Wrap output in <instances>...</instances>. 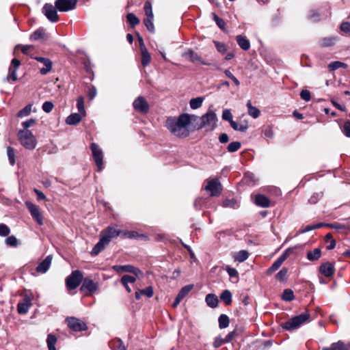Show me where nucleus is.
I'll list each match as a JSON object with an SVG mask.
<instances>
[{
  "mask_svg": "<svg viewBox=\"0 0 350 350\" xmlns=\"http://www.w3.org/2000/svg\"><path fill=\"white\" fill-rule=\"evenodd\" d=\"M297 247L298 246L287 248L277 260L282 264L290 255L294 254Z\"/></svg>",
  "mask_w": 350,
  "mask_h": 350,
  "instance_id": "obj_31",
  "label": "nucleus"
},
{
  "mask_svg": "<svg viewBox=\"0 0 350 350\" xmlns=\"http://www.w3.org/2000/svg\"><path fill=\"white\" fill-rule=\"evenodd\" d=\"M206 191L210 193L211 196H218L220 195L222 187L217 178H213L207 180V185L205 187Z\"/></svg>",
  "mask_w": 350,
  "mask_h": 350,
  "instance_id": "obj_10",
  "label": "nucleus"
},
{
  "mask_svg": "<svg viewBox=\"0 0 350 350\" xmlns=\"http://www.w3.org/2000/svg\"><path fill=\"white\" fill-rule=\"evenodd\" d=\"M241 146V144L239 142H232L230 143L227 147V150L229 152H234L237 151Z\"/></svg>",
  "mask_w": 350,
  "mask_h": 350,
  "instance_id": "obj_50",
  "label": "nucleus"
},
{
  "mask_svg": "<svg viewBox=\"0 0 350 350\" xmlns=\"http://www.w3.org/2000/svg\"><path fill=\"white\" fill-rule=\"evenodd\" d=\"M213 43L219 53L224 54L227 51V46L224 43L216 40H213Z\"/></svg>",
  "mask_w": 350,
  "mask_h": 350,
  "instance_id": "obj_51",
  "label": "nucleus"
},
{
  "mask_svg": "<svg viewBox=\"0 0 350 350\" xmlns=\"http://www.w3.org/2000/svg\"><path fill=\"white\" fill-rule=\"evenodd\" d=\"M336 40L337 37L336 36L325 37L321 38L319 43L321 47H328L334 45Z\"/></svg>",
  "mask_w": 350,
  "mask_h": 350,
  "instance_id": "obj_25",
  "label": "nucleus"
},
{
  "mask_svg": "<svg viewBox=\"0 0 350 350\" xmlns=\"http://www.w3.org/2000/svg\"><path fill=\"white\" fill-rule=\"evenodd\" d=\"M321 256V250L320 248H315L307 252V258L310 261H316Z\"/></svg>",
  "mask_w": 350,
  "mask_h": 350,
  "instance_id": "obj_26",
  "label": "nucleus"
},
{
  "mask_svg": "<svg viewBox=\"0 0 350 350\" xmlns=\"http://www.w3.org/2000/svg\"><path fill=\"white\" fill-rule=\"evenodd\" d=\"M230 126L234 130L239 131L241 132H245L248 129V126L247 124H239L234 121H232V122H230Z\"/></svg>",
  "mask_w": 350,
  "mask_h": 350,
  "instance_id": "obj_46",
  "label": "nucleus"
},
{
  "mask_svg": "<svg viewBox=\"0 0 350 350\" xmlns=\"http://www.w3.org/2000/svg\"><path fill=\"white\" fill-rule=\"evenodd\" d=\"M144 10L146 17L154 18L152 8V4H151L150 1H147L145 2L144 5Z\"/></svg>",
  "mask_w": 350,
  "mask_h": 350,
  "instance_id": "obj_45",
  "label": "nucleus"
},
{
  "mask_svg": "<svg viewBox=\"0 0 350 350\" xmlns=\"http://www.w3.org/2000/svg\"><path fill=\"white\" fill-rule=\"evenodd\" d=\"M52 261V256H47L39 265L37 266L36 270L38 273H44L49 269Z\"/></svg>",
  "mask_w": 350,
  "mask_h": 350,
  "instance_id": "obj_20",
  "label": "nucleus"
},
{
  "mask_svg": "<svg viewBox=\"0 0 350 350\" xmlns=\"http://www.w3.org/2000/svg\"><path fill=\"white\" fill-rule=\"evenodd\" d=\"M25 205L28 208L31 217L33 219L39 224H43V217L40 211L39 207L33 204L31 202L27 201L25 202Z\"/></svg>",
  "mask_w": 350,
  "mask_h": 350,
  "instance_id": "obj_14",
  "label": "nucleus"
},
{
  "mask_svg": "<svg viewBox=\"0 0 350 350\" xmlns=\"http://www.w3.org/2000/svg\"><path fill=\"white\" fill-rule=\"evenodd\" d=\"M153 19H154V18L146 17L144 20V23L145 26L146 27L147 29L151 33L154 32V26L153 24Z\"/></svg>",
  "mask_w": 350,
  "mask_h": 350,
  "instance_id": "obj_48",
  "label": "nucleus"
},
{
  "mask_svg": "<svg viewBox=\"0 0 350 350\" xmlns=\"http://www.w3.org/2000/svg\"><path fill=\"white\" fill-rule=\"evenodd\" d=\"M255 204L258 206L267 208L270 206V200L265 195L258 194L255 197Z\"/></svg>",
  "mask_w": 350,
  "mask_h": 350,
  "instance_id": "obj_22",
  "label": "nucleus"
},
{
  "mask_svg": "<svg viewBox=\"0 0 350 350\" xmlns=\"http://www.w3.org/2000/svg\"><path fill=\"white\" fill-rule=\"evenodd\" d=\"M113 269L114 271H116L118 273H131V271H133L131 269H133V266L130 265H115L113 267Z\"/></svg>",
  "mask_w": 350,
  "mask_h": 350,
  "instance_id": "obj_38",
  "label": "nucleus"
},
{
  "mask_svg": "<svg viewBox=\"0 0 350 350\" xmlns=\"http://www.w3.org/2000/svg\"><path fill=\"white\" fill-rule=\"evenodd\" d=\"M57 340V337L55 335L49 334L47 336L46 343L49 350H56L55 345Z\"/></svg>",
  "mask_w": 350,
  "mask_h": 350,
  "instance_id": "obj_34",
  "label": "nucleus"
},
{
  "mask_svg": "<svg viewBox=\"0 0 350 350\" xmlns=\"http://www.w3.org/2000/svg\"><path fill=\"white\" fill-rule=\"evenodd\" d=\"M190 124V118L188 113L180 114L177 120L173 117H169L166 120L165 126L174 135L178 137H187L189 135V131L187 128Z\"/></svg>",
  "mask_w": 350,
  "mask_h": 350,
  "instance_id": "obj_1",
  "label": "nucleus"
},
{
  "mask_svg": "<svg viewBox=\"0 0 350 350\" xmlns=\"http://www.w3.org/2000/svg\"><path fill=\"white\" fill-rule=\"evenodd\" d=\"M225 270L228 273L229 276L230 278H238L239 277V273L237 270L234 268H232L230 266H226L225 268Z\"/></svg>",
  "mask_w": 350,
  "mask_h": 350,
  "instance_id": "obj_61",
  "label": "nucleus"
},
{
  "mask_svg": "<svg viewBox=\"0 0 350 350\" xmlns=\"http://www.w3.org/2000/svg\"><path fill=\"white\" fill-rule=\"evenodd\" d=\"M193 288V284H188L183 286L178 292L176 297L174 303L172 304L173 308H176L180 302L183 299L185 296Z\"/></svg>",
  "mask_w": 350,
  "mask_h": 350,
  "instance_id": "obj_18",
  "label": "nucleus"
},
{
  "mask_svg": "<svg viewBox=\"0 0 350 350\" xmlns=\"http://www.w3.org/2000/svg\"><path fill=\"white\" fill-rule=\"evenodd\" d=\"M217 118L213 111H208L201 117V123L194 126L195 129H200L203 127H208L210 131L214 130L217 126Z\"/></svg>",
  "mask_w": 350,
  "mask_h": 350,
  "instance_id": "obj_4",
  "label": "nucleus"
},
{
  "mask_svg": "<svg viewBox=\"0 0 350 350\" xmlns=\"http://www.w3.org/2000/svg\"><path fill=\"white\" fill-rule=\"evenodd\" d=\"M96 94H97V90H96V88L95 86L90 85V87H88L87 95H88L89 100H93L96 97Z\"/></svg>",
  "mask_w": 350,
  "mask_h": 350,
  "instance_id": "obj_59",
  "label": "nucleus"
},
{
  "mask_svg": "<svg viewBox=\"0 0 350 350\" xmlns=\"http://www.w3.org/2000/svg\"><path fill=\"white\" fill-rule=\"evenodd\" d=\"M142 52V64L144 66H148L151 61V56L147 49L141 51Z\"/></svg>",
  "mask_w": 350,
  "mask_h": 350,
  "instance_id": "obj_37",
  "label": "nucleus"
},
{
  "mask_svg": "<svg viewBox=\"0 0 350 350\" xmlns=\"http://www.w3.org/2000/svg\"><path fill=\"white\" fill-rule=\"evenodd\" d=\"M77 107L80 113H85V110L84 108V100L83 96H81L77 98Z\"/></svg>",
  "mask_w": 350,
  "mask_h": 350,
  "instance_id": "obj_56",
  "label": "nucleus"
},
{
  "mask_svg": "<svg viewBox=\"0 0 350 350\" xmlns=\"http://www.w3.org/2000/svg\"><path fill=\"white\" fill-rule=\"evenodd\" d=\"M223 206L235 208L237 207V200L234 198L226 199L223 202Z\"/></svg>",
  "mask_w": 350,
  "mask_h": 350,
  "instance_id": "obj_53",
  "label": "nucleus"
},
{
  "mask_svg": "<svg viewBox=\"0 0 350 350\" xmlns=\"http://www.w3.org/2000/svg\"><path fill=\"white\" fill-rule=\"evenodd\" d=\"M45 36V30L43 28H39L36 30L30 36L31 40H38Z\"/></svg>",
  "mask_w": 350,
  "mask_h": 350,
  "instance_id": "obj_36",
  "label": "nucleus"
},
{
  "mask_svg": "<svg viewBox=\"0 0 350 350\" xmlns=\"http://www.w3.org/2000/svg\"><path fill=\"white\" fill-rule=\"evenodd\" d=\"M204 98L202 97H197L190 100L189 105L191 109H196L200 108L203 102Z\"/></svg>",
  "mask_w": 350,
  "mask_h": 350,
  "instance_id": "obj_40",
  "label": "nucleus"
},
{
  "mask_svg": "<svg viewBox=\"0 0 350 350\" xmlns=\"http://www.w3.org/2000/svg\"><path fill=\"white\" fill-rule=\"evenodd\" d=\"M77 0H56L55 8L59 12H66L75 8Z\"/></svg>",
  "mask_w": 350,
  "mask_h": 350,
  "instance_id": "obj_11",
  "label": "nucleus"
},
{
  "mask_svg": "<svg viewBox=\"0 0 350 350\" xmlns=\"http://www.w3.org/2000/svg\"><path fill=\"white\" fill-rule=\"evenodd\" d=\"M21 62L18 59L14 58L12 60L10 66L9 68V74L7 76L8 81H16L17 80L16 70L19 68Z\"/></svg>",
  "mask_w": 350,
  "mask_h": 350,
  "instance_id": "obj_16",
  "label": "nucleus"
},
{
  "mask_svg": "<svg viewBox=\"0 0 350 350\" xmlns=\"http://www.w3.org/2000/svg\"><path fill=\"white\" fill-rule=\"evenodd\" d=\"M288 269L286 267H283L276 275L275 278L280 281L284 280L287 275Z\"/></svg>",
  "mask_w": 350,
  "mask_h": 350,
  "instance_id": "obj_58",
  "label": "nucleus"
},
{
  "mask_svg": "<svg viewBox=\"0 0 350 350\" xmlns=\"http://www.w3.org/2000/svg\"><path fill=\"white\" fill-rule=\"evenodd\" d=\"M308 18L313 23H318L321 20V15L319 11L312 10L309 12Z\"/></svg>",
  "mask_w": 350,
  "mask_h": 350,
  "instance_id": "obj_35",
  "label": "nucleus"
},
{
  "mask_svg": "<svg viewBox=\"0 0 350 350\" xmlns=\"http://www.w3.org/2000/svg\"><path fill=\"white\" fill-rule=\"evenodd\" d=\"M282 299L286 301H293L295 299L293 291L290 288L285 289L282 293Z\"/></svg>",
  "mask_w": 350,
  "mask_h": 350,
  "instance_id": "obj_39",
  "label": "nucleus"
},
{
  "mask_svg": "<svg viewBox=\"0 0 350 350\" xmlns=\"http://www.w3.org/2000/svg\"><path fill=\"white\" fill-rule=\"evenodd\" d=\"M31 306V299L29 297L25 296L23 299V302L18 303L17 306V310L19 314H26Z\"/></svg>",
  "mask_w": 350,
  "mask_h": 350,
  "instance_id": "obj_21",
  "label": "nucleus"
},
{
  "mask_svg": "<svg viewBox=\"0 0 350 350\" xmlns=\"http://www.w3.org/2000/svg\"><path fill=\"white\" fill-rule=\"evenodd\" d=\"M221 301H224L226 306H230L232 304V293L226 289L224 290L219 296Z\"/></svg>",
  "mask_w": 350,
  "mask_h": 350,
  "instance_id": "obj_29",
  "label": "nucleus"
},
{
  "mask_svg": "<svg viewBox=\"0 0 350 350\" xmlns=\"http://www.w3.org/2000/svg\"><path fill=\"white\" fill-rule=\"evenodd\" d=\"M53 104L52 102L51 101H45L43 104H42V110L46 112V113H50L53 109Z\"/></svg>",
  "mask_w": 350,
  "mask_h": 350,
  "instance_id": "obj_63",
  "label": "nucleus"
},
{
  "mask_svg": "<svg viewBox=\"0 0 350 350\" xmlns=\"http://www.w3.org/2000/svg\"><path fill=\"white\" fill-rule=\"evenodd\" d=\"M122 346H124V345L122 340L120 338H116L109 342V347L113 350H116V349L120 350L121 349L120 347Z\"/></svg>",
  "mask_w": 350,
  "mask_h": 350,
  "instance_id": "obj_43",
  "label": "nucleus"
},
{
  "mask_svg": "<svg viewBox=\"0 0 350 350\" xmlns=\"http://www.w3.org/2000/svg\"><path fill=\"white\" fill-rule=\"evenodd\" d=\"M213 19L216 23L217 25L222 30H224L226 23L224 21L219 18L215 13H213Z\"/></svg>",
  "mask_w": 350,
  "mask_h": 350,
  "instance_id": "obj_54",
  "label": "nucleus"
},
{
  "mask_svg": "<svg viewBox=\"0 0 350 350\" xmlns=\"http://www.w3.org/2000/svg\"><path fill=\"white\" fill-rule=\"evenodd\" d=\"M134 109L142 114H146L149 111L150 106L146 98L143 96H138L133 103Z\"/></svg>",
  "mask_w": 350,
  "mask_h": 350,
  "instance_id": "obj_13",
  "label": "nucleus"
},
{
  "mask_svg": "<svg viewBox=\"0 0 350 350\" xmlns=\"http://www.w3.org/2000/svg\"><path fill=\"white\" fill-rule=\"evenodd\" d=\"M120 233V230L116 229L111 226H109L103 230L100 233V239L93 247L91 254L92 256L98 255L109 243L113 238L118 237Z\"/></svg>",
  "mask_w": 350,
  "mask_h": 350,
  "instance_id": "obj_2",
  "label": "nucleus"
},
{
  "mask_svg": "<svg viewBox=\"0 0 350 350\" xmlns=\"http://www.w3.org/2000/svg\"><path fill=\"white\" fill-rule=\"evenodd\" d=\"M322 350H348L347 347H345V343L339 340L337 342L332 343L329 347H324Z\"/></svg>",
  "mask_w": 350,
  "mask_h": 350,
  "instance_id": "obj_30",
  "label": "nucleus"
},
{
  "mask_svg": "<svg viewBox=\"0 0 350 350\" xmlns=\"http://www.w3.org/2000/svg\"><path fill=\"white\" fill-rule=\"evenodd\" d=\"M347 67V65L345 63H343V62H341L339 61L332 62L328 65V68H329V70H332V71L336 70L340 68H346Z\"/></svg>",
  "mask_w": 350,
  "mask_h": 350,
  "instance_id": "obj_42",
  "label": "nucleus"
},
{
  "mask_svg": "<svg viewBox=\"0 0 350 350\" xmlns=\"http://www.w3.org/2000/svg\"><path fill=\"white\" fill-rule=\"evenodd\" d=\"M34 59L44 65V67L40 69V73L42 75H46L51 72L53 68V62L50 59L43 57H35Z\"/></svg>",
  "mask_w": 350,
  "mask_h": 350,
  "instance_id": "obj_17",
  "label": "nucleus"
},
{
  "mask_svg": "<svg viewBox=\"0 0 350 350\" xmlns=\"http://www.w3.org/2000/svg\"><path fill=\"white\" fill-rule=\"evenodd\" d=\"M10 232V229L7 225H5L4 224H0V236L1 237L8 236Z\"/></svg>",
  "mask_w": 350,
  "mask_h": 350,
  "instance_id": "obj_60",
  "label": "nucleus"
},
{
  "mask_svg": "<svg viewBox=\"0 0 350 350\" xmlns=\"http://www.w3.org/2000/svg\"><path fill=\"white\" fill-rule=\"evenodd\" d=\"M236 41L239 46L244 51H247L250 48V40L242 35H238L236 36Z\"/></svg>",
  "mask_w": 350,
  "mask_h": 350,
  "instance_id": "obj_23",
  "label": "nucleus"
},
{
  "mask_svg": "<svg viewBox=\"0 0 350 350\" xmlns=\"http://www.w3.org/2000/svg\"><path fill=\"white\" fill-rule=\"evenodd\" d=\"M57 9L55 5H53L51 3H45L42 7V12L47 19L52 22L56 23L59 21V16L57 14Z\"/></svg>",
  "mask_w": 350,
  "mask_h": 350,
  "instance_id": "obj_9",
  "label": "nucleus"
},
{
  "mask_svg": "<svg viewBox=\"0 0 350 350\" xmlns=\"http://www.w3.org/2000/svg\"><path fill=\"white\" fill-rule=\"evenodd\" d=\"M222 119L224 120L228 121L230 123L232 122V121H234L232 120V115L230 111L228 109H225L223 111Z\"/></svg>",
  "mask_w": 350,
  "mask_h": 350,
  "instance_id": "obj_62",
  "label": "nucleus"
},
{
  "mask_svg": "<svg viewBox=\"0 0 350 350\" xmlns=\"http://www.w3.org/2000/svg\"><path fill=\"white\" fill-rule=\"evenodd\" d=\"M7 155L10 164L14 165L15 163V154L14 149L12 147L8 146L7 148Z\"/></svg>",
  "mask_w": 350,
  "mask_h": 350,
  "instance_id": "obj_49",
  "label": "nucleus"
},
{
  "mask_svg": "<svg viewBox=\"0 0 350 350\" xmlns=\"http://www.w3.org/2000/svg\"><path fill=\"white\" fill-rule=\"evenodd\" d=\"M323 196V191L314 193L313 195L308 199V202L311 204H315Z\"/></svg>",
  "mask_w": 350,
  "mask_h": 350,
  "instance_id": "obj_47",
  "label": "nucleus"
},
{
  "mask_svg": "<svg viewBox=\"0 0 350 350\" xmlns=\"http://www.w3.org/2000/svg\"><path fill=\"white\" fill-rule=\"evenodd\" d=\"M135 281L136 277L129 275H124L121 278V283L122 284H126V283H134Z\"/></svg>",
  "mask_w": 350,
  "mask_h": 350,
  "instance_id": "obj_57",
  "label": "nucleus"
},
{
  "mask_svg": "<svg viewBox=\"0 0 350 350\" xmlns=\"http://www.w3.org/2000/svg\"><path fill=\"white\" fill-rule=\"evenodd\" d=\"M98 288V284L93 281L90 278H83L82 284L79 288L85 296H92Z\"/></svg>",
  "mask_w": 350,
  "mask_h": 350,
  "instance_id": "obj_7",
  "label": "nucleus"
},
{
  "mask_svg": "<svg viewBox=\"0 0 350 350\" xmlns=\"http://www.w3.org/2000/svg\"><path fill=\"white\" fill-rule=\"evenodd\" d=\"M246 106L247 107V113L251 117L254 118L259 117L260 111L257 107L252 106L250 100L247 101Z\"/></svg>",
  "mask_w": 350,
  "mask_h": 350,
  "instance_id": "obj_28",
  "label": "nucleus"
},
{
  "mask_svg": "<svg viewBox=\"0 0 350 350\" xmlns=\"http://www.w3.org/2000/svg\"><path fill=\"white\" fill-rule=\"evenodd\" d=\"M81 114V113H74L70 114L66 119V124L68 125H77L82 119Z\"/></svg>",
  "mask_w": 350,
  "mask_h": 350,
  "instance_id": "obj_24",
  "label": "nucleus"
},
{
  "mask_svg": "<svg viewBox=\"0 0 350 350\" xmlns=\"http://www.w3.org/2000/svg\"><path fill=\"white\" fill-rule=\"evenodd\" d=\"M310 321L311 319L309 311L308 310H306L304 312L295 316L286 322L282 323L281 326L286 330L292 331L297 329L304 323L310 322Z\"/></svg>",
  "mask_w": 350,
  "mask_h": 350,
  "instance_id": "obj_3",
  "label": "nucleus"
},
{
  "mask_svg": "<svg viewBox=\"0 0 350 350\" xmlns=\"http://www.w3.org/2000/svg\"><path fill=\"white\" fill-rule=\"evenodd\" d=\"M249 257V253L246 250H241L238 252L234 256V261H237L239 262H243L246 260Z\"/></svg>",
  "mask_w": 350,
  "mask_h": 350,
  "instance_id": "obj_32",
  "label": "nucleus"
},
{
  "mask_svg": "<svg viewBox=\"0 0 350 350\" xmlns=\"http://www.w3.org/2000/svg\"><path fill=\"white\" fill-rule=\"evenodd\" d=\"M205 301L212 308H216L218 305V298L215 294L209 293L206 295Z\"/></svg>",
  "mask_w": 350,
  "mask_h": 350,
  "instance_id": "obj_27",
  "label": "nucleus"
},
{
  "mask_svg": "<svg viewBox=\"0 0 350 350\" xmlns=\"http://www.w3.org/2000/svg\"><path fill=\"white\" fill-rule=\"evenodd\" d=\"M90 149L92 150L93 159L98 167V170L100 172L103 168V150L99 148L98 145L94 142L91 143Z\"/></svg>",
  "mask_w": 350,
  "mask_h": 350,
  "instance_id": "obj_8",
  "label": "nucleus"
},
{
  "mask_svg": "<svg viewBox=\"0 0 350 350\" xmlns=\"http://www.w3.org/2000/svg\"><path fill=\"white\" fill-rule=\"evenodd\" d=\"M18 137L21 144L27 149L32 150L36 147V140L30 131L20 130L18 133Z\"/></svg>",
  "mask_w": 350,
  "mask_h": 350,
  "instance_id": "obj_5",
  "label": "nucleus"
},
{
  "mask_svg": "<svg viewBox=\"0 0 350 350\" xmlns=\"http://www.w3.org/2000/svg\"><path fill=\"white\" fill-rule=\"evenodd\" d=\"M126 19L131 27H134L139 24V19L133 13H129L126 15Z\"/></svg>",
  "mask_w": 350,
  "mask_h": 350,
  "instance_id": "obj_41",
  "label": "nucleus"
},
{
  "mask_svg": "<svg viewBox=\"0 0 350 350\" xmlns=\"http://www.w3.org/2000/svg\"><path fill=\"white\" fill-rule=\"evenodd\" d=\"M319 272L326 278L332 276L335 272L334 264L331 262L322 263L319 267Z\"/></svg>",
  "mask_w": 350,
  "mask_h": 350,
  "instance_id": "obj_19",
  "label": "nucleus"
},
{
  "mask_svg": "<svg viewBox=\"0 0 350 350\" xmlns=\"http://www.w3.org/2000/svg\"><path fill=\"white\" fill-rule=\"evenodd\" d=\"M342 131L346 137H350V120H347L344 123Z\"/></svg>",
  "mask_w": 350,
  "mask_h": 350,
  "instance_id": "obj_64",
  "label": "nucleus"
},
{
  "mask_svg": "<svg viewBox=\"0 0 350 350\" xmlns=\"http://www.w3.org/2000/svg\"><path fill=\"white\" fill-rule=\"evenodd\" d=\"M66 321L68 327L74 332H81L86 330L88 327L86 324L76 317H67Z\"/></svg>",
  "mask_w": 350,
  "mask_h": 350,
  "instance_id": "obj_12",
  "label": "nucleus"
},
{
  "mask_svg": "<svg viewBox=\"0 0 350 350\" xmlns=\"http://www.w3.org/2000/svg\"><path fill=\"white\" fill-rule=\"evenodd\" d=\"M282 265V263L276 260L272 265L267 270V273L268 275L272 274L273 272H275L276 270H278L280 267Z\"/></svg>",
  "mask_w": 350,
  "mask_h": 350,
  "instance_id": "obj_55",
  "label": "nucleus"
},
{
  "mask_svg": "<svg viewBox=\"0 0 350 350\" xmlns=\"http://www.w3.org/2000/svg\"><path fill=\"white\" fill-rule=\"evenodd\" d=\"M83 273L80 270L72 271L66 278V285L68 290L76 289L83 280Z\"/></svg>",
  "mask_w": 350,
  "mask_h": 350,
  "instance_id": "obj_6",
  "label": "nucleus"
},
{
  "mask_svg": "<svg viewBox=\"0 0 350 350\" xmlns=\"http://www.w3.org/2000/svg\"><path fill=\"white\" fill-rule=\"evenodd\" d=\"M5 243L8 246L13 247H17V245H18V241L14 235L8 236L5 239Z\"/></svg>",
  "mask_w": 350,
  "mask_h": 350,
  "instance_id": "obj_44",
  "label": "nucleus"
},
{
  "mask_svg": "<svg viewBox=\"0 0 350 350\" xmlns=\"http://www.w3.org/2000/svg\"><path fill=\"white\" fill-rule=\"evenodd\" d=\"M31 105L29 104V105H26L23 109H22L21 110H20L18 111V116L21 117V118L27 116L31 113Z\"/></svg>",
  "mask_w": 350,
  "mask_h": 350,
  "instance_id": "obj_52",
  "label": "nucleus"
},
{
  "mask_svg": "<svg viewBox=\"0 0 350 350\" xmlns=\"http://www.w3.org/2000/svg\"><path fill=\"white\" fill-rule=\"evenodd\" d=\"M183 57L189 61L197 64L200 63L203 65H210L211 64L204 61L197 53L191 49H188L183 54Z\"/></svg>",
  "mask_w": 350,
  "mask_h": 350,
  "instance_id": "obj_15",
  "label": "nucleus"
},
{
  "mask_svg": "<svg viewBox=\"0 0 350 350\" xmlns=\"http://www.w3.org/2000/svg\"><path fill=\"white\" fill-rule=\"evenodd\" d=\"M218 323H219V327L220 329H224L228 327L230 323V319L229 317L225 314H221L219 315L218 318Z\"/></svg>",
  "mask_w": 350,
  "mask_h": 350,
  "instance_id": "obj_33",
  "label": "nucleus"
}]
</instances>
